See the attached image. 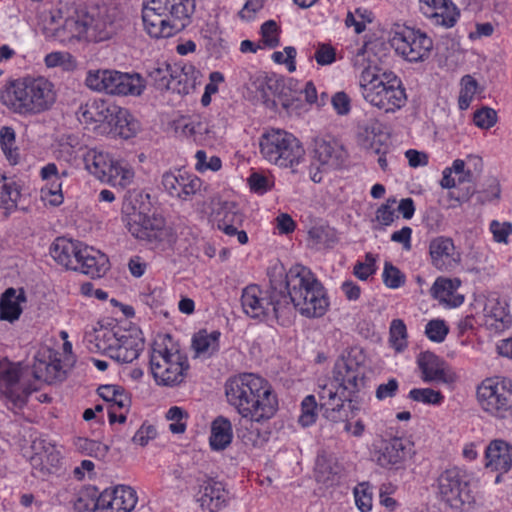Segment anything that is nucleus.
Instances as JSON below:
<instances>
[{
    "mask_svg": "<svg viewBox=\"0 0 512 512\" xmlns=\"http://www.w3.org/2000/svg\"><path fill=\"white\" fill-rule=\"evenodd\" d=\"M262 157L272 165L280 168H295L304 162L305 149L292 133L281 129L265 132L259 142Z\"/></svg>",
    "mask_w": 512,
    "mask_h": 512,
    "instance_id": "11",
    "label": "nucleus"
},
{
    "mask_svg": "<svg viewBox=\"0 0 512 512\" xmlns=\"http://www.w3.org/2000/svg\"><path fill=\"white\" fill-rule=\"evenodd\" d=\"M382 277L384 284L390 289H397L405 282V276L401 271L388 262L385 263Z\"/></svg>",
    "mask_w": 512,
    "mask_h": 512,
    "instance_id": "60",
    "label": "nucleus"
},
{
    "mask_svg": "<svg viewBox=\"0 0 512 512\" xmlns=\"http://www.w3.org/2000/svg\"><path fill=\"white\" fill-rule=\"evenodd\" d=\"M429 252L430 256H453L455 246L451 238L439 236L430 242Z\"/></svg>",
    "mask_w": 512,
    "mask_h": 512,
    "instance_id": "57",
    "label": "nucleus"
},
{
    "mask_svg": "<svg viewBox=\"0 0 512 512\" xmlns=\"http://www.w3.org/2000/svg\"><path fill=\"white\" fill-rule=\"evenodd\" d=\"M460 86L458 105L461 110H466L477 92L478 83L471 75H465L461 79Z\"/></svg>",
    "mask_w": 512,
    "mask_h": 512,
    "instance_id": "54",
    "label": "nucleus"
},
{
    "mask_svg": "<svg viewBox=\"0 0 512 512\" xmlns=\"http://www.w3.org/2000/svg\"><path fill=\"white\" fill-rule=\"evenodd\" d=\"M225 396L240 417L262 424L272 419L278 410V397L271 384L254 373H241L225 383Z\"/></svg>",
    "mask_w": 512,
    "mask_h": 512,
    "instance_id": "2",
    "label": "nucleus"
},
{
    "mask_svg": "<svg viewBox=\"0 0 512 512\" xmlns=\"http://www.w3.org/2000/svg\"><path fill=\"white\" fill-rule=\"evenodd\" d=\"M191 64L179 65L166 62L157 63L148 72V78L159 90H172L187 93L195 85L197 74Z\"/></svg>",
    "mask_w": 512,
    "mask_h": 512,
    "instance_id": "16",
    "label": "nucleus"
},
{
    "mask_svg": "<svg viewBox=\"0 0 512 512\" xmlns=\"http://www.w3.org/2000/svg\"><path fill=\"white\" fill-rule=\"evenodd\" d=\"M317 418V402L314 395L306 396L301 403L299 423L303 427L312 425Z\"/></svg>",
    "mask_w": 512,
    "mask_h": 512,
    "instance_id": "55",
    "label": "nucleus"
},
{
    "mask_svg": "<svg viewBox=\"0 0 512 512\" xmlns=\"http://www.w3.org/2000/svg\"><path fill=\"white\" fill-rule=\"evenodd\" d=\"M309 240L313 245L330 246L336 238V232L329 226L316 225L308 231Z\"/></svg>",
    "mask_w": 512,
    "mask_h": 512,
    "instance_id": "53",
    "label": "nucleus"
},
{
    "mask_svg": "<svg viewBox=\"0 0 512 512\" xmlns=\"http://www.w3.org/2000/svg\"><path fill=\"white\" fill-rule=\"evenodd\" d=\"M157 428L155 425L144 422L139 429L135 432L132 437V442L139 446H146L150 441L154 440L157 437Z\"/></svg>",
    "mask_w": 512,
    "mask_h": 512,
    "instance_id": "58",
    "label": "nucleus"
},
{
    "mask_svg": "<svg viewBox=\"0 0 512 512\" xmlns=\"http://www.w3.org/2000/svg\"><path fill=\"white\" fill-rule=\"evenodd\" d=\"M60 10L50 12L44 26L47 38L66 46L100 43L112 39L123 28V15L112 2H102L74 11L63 22Z\"/></svg>",
    "mask_w": 512,
    "mask_h": 512,
    "instance_id": "1",
    "label": "nucleus"
},
{
    "mask_svg": "<svg viewBox=\"0 0 512 512\" xmlns=\"http://www.w3.org/2000/svg\"><path fill=\"white\" fill-rule=\"evenodd\" d=\"M421 12L432 24L444 28L453 27L460 17V11L451 0H419Z\"/></svg>",
    "mask_w": 512,
    "mask_h": 512,
    "instance_id": "26",
    "label": "nucleus"
},
{
    "mask_svg": "<svg viewBox=\"0 0 512 512\" xmlns=\"http://www.w3.org/2000/svg\"><path fill=\"white\" fill-rule=\"evenodd\" d=\"M315 470L320 480H328L330 475L336 474L335 467L333 466V459L325 453L317 456Z\"/></svg>",
    "mask_w": 512,
    "mask_h": 512,
    "instance_id": "62",
    "label": "nucleus"
},
{
    "mask_svg": "<svg viewBox=\"0 0 512 512\" xmlns=\"http://www.w3.org/2000/svg\"><path fill=\"white\" fill-rule=\"evenodd\" d=\"M60 335L64 340L62 345L63 357H60L58 352L46 347L37 352L32 368L33 375L37 380L53 383L62 378L66 367L72 365L74 361L72 344L67 340V332L61 331Z\"/></svg>",
    "mask_w": 512,
    "mask_h": 512,
    "instance_id": "15",
    "label": "nucleus"
},
{
    "mask_svg": "<svg viewBox=\"0 0 512 512\" xmlns=\"http://www.w3.org/2000/svg\"><path fill=\"white\" fill-rule=\"evenodd\" d=\"M20 197L21 194L17 184L0 174V209L4 210L6 216L17 209Z\"/></svg>",
    "mask_w": 512,
    "mask_h": 512,
    "instance_id": "41",
    "label": "nucleus"
},
{
    "mask_svg": "<svg viewBox=\"0 0 512 512\" xmlns=\"http://www.w3.org/2000/svg\"><path fill=\"white\" fill-rule=\"evenodd\" d=\"M410 400L424 405L440 406L444 402V395L433 388H413L407 396Z\"/></svg>",
    "mask_w": 512,
    "mask_h": 512,
    "instance_id": "47",
    "label": "nucleus"
},
{
    "mask_svg": "<svg viewBox=\"0 0 512 512\" xmlns=\"http://www.w3.org/2000/svg\"><path fill=\"white\" fill-rule=\"evenodd\" d=\"M73 445L77 452L96 459H104L109 451L105 443L85 437L75 438Z\"/></svg>",
    "mask_w": 512,
    "mask_h": 512,
    "instance_id": "44",
    "label": "nucleus"
},
{
    "mask_svg": "<svg viewBox=\"0 0 512 512\" xmlns=\"http://www.w3.org/2000/svg\"><path fill=\"white\" fill-rule=\"evenodd\" d=\"M164 191L172 198L189 201L202 187L200 178L186 172H165L161 180Z\"/></svg>",
    "mask_w": 512,
    "mask_h": 512,
    "instance_id": "24",
    "label": "nucleus"
},
{
    "mask_svg": "<svg viewBox=\"0 0 512 512\" xmlns=\"http://www.w3.org/2000/svg\"><path fill=\"white\" fill-rule=\"evenodd\" d=\"M144 347L141 330L136 326H117L115 343L110 358L119 363H131L136 360Z\"/></svg>",
    "mask_w": 512,
    "mask_h": 512,
    "instance_id": "21",
    "label": "nucleus"
},
{
    "mask_svg": "<svg viewBox=\"0 0 512 512\" xmlns=\"http://www.w3.org/2000/svg\"><path fill=\"white\" fill-rule=\"evenodd\" d=\"M126 227L140 240H162L169 234L164 217L151 207L150 195L140 189L128 190L124 196Z\"/></svg>",
    "mask_w": 512,
    "mask_h": 512,
    "instance_id": "8",
    "label": "nucleus"
},
{
    "mask_svg": "<svg viewBox=\"0 0 512 512\" xmlns=\"http://www.w3.org/2000/svg\"><path fill=\"white\" fill-rule=\"evenodd\" d=\"M92 251V247L66 237L56 238L50 247V252L56 256H91Z\"/></svg>",
    "mask_w": 512,
    "mask_h": 512,
    "instance_id": "40",
    "label": "nucleus"
},
{
    "mask_svg": "<svg viewBox=\"0 0 512 512\" xmlns=\"http://www.w3.org/2000/svg\"><path fill=\"white\" fill-rule=\"evenodd\" d=\"M134 178V169L127 162L116 160L104 183L114 187L126 188L133 183Z\"/></svg>",
    "mask_w": 512,
    "mask_h": 512,
    "instance_id": "42",
    "label": "nucleus"
},
{
    "mask_svg": "<svg viewBox=\"0 0 512 512\" xmlns=\"http://www.w3.org/2000/svg\"><path fill=\"white\" fill-rule=\"evenodd\" d=\"M113 108L104 100H93L80 108L79 120L85 124L108 123Z\"/></svg>",
    "mask_w": 512,
    "mask_h": 512,
    "instance_id": "38",
    "label": "nucleus"
},
{
    "mask_svg": "<svg viewBox=\"0 0 512 512\" xmlns=\"http://www.w3.org/2000/svg\"><path fill=\"white\" fill-rule=\"evenodd\" d=\"M363 98L372 106L386 113L395 112L406 103L405 89L392 74L377 75L365 68L359 80Z\"/></svg>",
    "mask_w": 512,
    "mask_h": 512,
    "instance_id": "10",
    "label": "nucleus"
},
{
    "mask_svg": "<svg viewBox=\"0 0 512 512\" xmlns=\"http://www.w3.org/2000/svg\"><path fill=\"white\" fill-rule=\"evenodd\" d=\"M111 112L108 124L113 127L115 134L124 139H129L136 135L140 129L139 122L127 109L114 105Z\"/></svg>",
    "mask_w": 512,
    "mask_h": 512,
    "instance_id": "36",
    "label": "nucleus"
},
{
    "mask_svg": "<svg viewBox=\"0 0 512 512\" xmlns=\"http://www.w3.org/2000/svg\"><path fill=\"white\" fill-rule=\"evenodd\" d=\"M221 333L218 330L202 329L196 332L191 340L195 357L207 359L218 352Z\"/></svg>",
    "mask_w": 512,
    "mask_h": 512,
    "instance_id": "34",
    "label": "nucleus"
},
{
    "mask_svg": "<svg viewBox=\"0 0 512 512\" xmlns=\"http://www.w3.org/2000/svg\"><path fill=\"white\" fill-rule=\"evenodd\" d=\"M40 175L44 180H52V186L49 189V194L53 197L49 200L53 205H59L62 203L63 196L61 194V186L59 176V169L55 163H48L42 167Z\"/></svg>",
    "mask_w": 512,
    "mask_h": 512,
    "instance_id": "46",
    "label": "nucleus"
},
{
    "mask_svg": "<svg viewBox=\"0 0 512 512\" xmlns=\"http://www.w3.org/2000/svg\"><path fill=\"white\" fill-rule=\"evenodd\" d=\"M196 164L195 168L199 172H204L206 170L218 171L222 162L221 159L217 156H211L209 159L204 150H198L195 154Z\"/></svg>",
    "mask_w": 512,
    "mask_h": 512,
    "instance_id": "61",
    "label": "nucleus"
},
{
    "mask_svg": "<svg viewBox=\"0 0 512 512\" xmlns=\"http://www.w3.org/2000/svg\"><path fill=\"white\" fill-rule=\"evenodd\" d=\"M195 499L203 509L217 512L227 505L228 492L222 482L205 478L198 483Z\"/></svg>",
    "mask_w": 512,
    "mask_h": 512,
    "instance_id": "27",
    "label": "nucleus"
},
{
    "mask_svg": "<svg viewBox=\"0 0 512 512\" xmlns=\"http://www.w3.org/2000/svg\"><path fill=\"white\" fill-rule=\"evenodd\" d=\"M213 219L219 230L233 236L242 226L244 216L239 206L233 201H217L212 211Z\"/></svg>",
    "mask_w": 512,
    "mask_h": 512,
    "instance_id": "29",
    "label": "nucleus"
},
{
    "mask_svg": "<svg viewBox=\"0 0 512 512\" xmlns=\"http://www.w3.org/2000/svg\"><path fill=\"white\" fill-rule=\"evenodd\" d=\"M391 47L409 62H420L428 58L433 41L425 33L410 27L395 30L390 38Z\"/></svg>",
    "mask_w": 512,
    "mask_h": 512,
    "instance_id": "19",
    "label": "nucleus"
},
{
    "mask_svg": "<svg viewBox=\"0 0 512 512\" xmlns=\"http://www.w3.org/2000/svg\"><path fill=\"white\" fill-rule=\"evenodd\" d=\"M101 493L84 491L81 492L75 502V510L77 512H103Z\"/></svg>",
    "mask_w": 512,
    "mask_h": 512,
    "instance_id": "52",
    "label": "nucleus"
},
{
    "mask_svg": "<svg viewBox=\"0 0 512 512\" xmlns=\"http://www.w3.org/2000/svg\"><path fill=\"white\" fill-rule=\"evenodd\" d=\"M449 332V327L442 319L430 320L425 326V334L429 340L435 343H441L445 340Z\"/></svg>",
    "mask_w": 512,
    "mask_h": 512,
    "instance_id": "56",
    "label": "nucleus"
},
{
    "mask_svg": "<svg viewBox=\"0 0 512 512\" xmlns=\"http://www.w3.org/2000/svg\"><path fill=\"white\" fill-rule=\"evenodd\" d=\"M233 439L232 424L229 419L219 416L211 423L209 444L213 451L227 448Z\"/></svg>",
    "mask_w": 512,
    "mask_h": 512,
    "instance_id": "37",
    "label": "nucleus"
},
{
    "mask_svg": "<svg viewBox=\"0 0 512 512\" xmlns=\"http://www.w3.org/2000/svg\"><path fill=\"white\" fill-rule=\"evenodd\" d=\"M29 461L33 469L43 474L58 471L63 463L62 446L44 438H36L31 443Z\"/></svg>",
    "mask_w": 512,
    "mask_h": 512,
    "instance_id": "22",
    "label": "nucleus"
},
{
    "mask_svg": "<svg viewBox=\"0 0 512 512\" xmlns=\"http://www.w3.org/2000/svg\"><path fill=\"white\" fill-rule=\"evenodd\" d=\"M247 182L252 192L263 195L274 187L275 179L269 173L253 171L248 177Z\"/></svg>",
    "mask_w": 512,
    "mask_h": 512,
    "instance_id": "51",
    "label": "nucleus"
},
{
    "mask_svg": "<svg viewBox=\"0 0 512 512\" xmlns=\"http://www.w3.org/2000/svg\"><path fill=\"white\" fill-rule=\"evenodd\" d=\"M85 168L101 182H104L116 160L107 152L89 149L83 155Z\"/></svg>",
    "mask_w": 512,
    "mask_h": 512,
    "instance_id": "35",
    "label": "nucleus"
},
{
    "mask_svg": "<svg viewBox=\"0 0 512 512\" xmlns=\"http://www.w3.org/2000/svg\"><path fill=\"white\" fill-rule=\"evenodd\" d=\"M414 455V445L411 441L393 437L374 445L372 459L379 467L389 472H398L406 469Z\"/></svg>",
    "mask_w": 512,
    "mask_h": 512,
    "instance_id": "17",
    "label": "nucleus"
},
{
    "mask_svg": "<svg viewBox=\"0 0 512 512\" xmlns=\"http://www.w3.org/2000/svg\"><path fill=\"white\" fill-rule=\"evenodd\" d=\"M54 84L45 77H24L7 83L0 90V102L20 116L46 112L55 104Z\"/></svg>",
    "mask_w": 512,
    "mask_h": 512,
    "instance_id": "5",
    "label": "nucleus"
},
{
    "mask_svg": "<svg viewBox=\"0 0 512 512\" xmlns=\"http://www.w3.org/2000/svg\"><path fill=\"white\" fill-rule=\"evenodd\" d=\"M389 343L396 352H402L407 348V328L401 319H394L391 322Z\"/></svg>",
    "mask_w": 512,
    "mask_h": 512,
    "instance_id": "50",
    "label": "nucleus"
},
{
    "mask_svg": "<svg viewBox=\"0 0 512 512\" xmlns=\"http://www.w3.org/2000/svg\"><path fill=\"white\" fill-rule=\"evenodd\" d=\"M354 503L360 512H371L373 508V487L369 482L358 483L353 488Z\"/></svg>",
    "mask_w": 512,
    "mask_h": 512,
    "instance_id": "48",
    "label": "nucleus"
},
{
    "mask_svg": "<svg viewBox=\"0 0 512 512\" xmlns=\"http://www.w3.org/2000/svg\"><path fill=\"white\" fill-rule=\"evenodd\" d=\"M284 291L291 305L307 318L326 314L330 302L326 289L307 267L297 264L284 274Z\"/></svg>",
    "mask_w": 512,
    "mask_h": 512,
    "instance_id": "6",
    "label": "nucleus"
},
{
    "mask_svg": "<svg viewBox=\"0 0 512 512\" xmlns=\"http://www.w3.org/2000/svg\"><path fill=\"white\" fill-rule=\"evenodd\" d=\"M481 409L497 419H512V380L491 377L483 380L476 390Z\"/></svg>",
    "mask_w": 512,
    "mask_h": 512,
    "instance_id": "13",
    "label": "nucleus"
},
{
    "mask_svg": "<svg viewBox=\"0 0 512 512\" xmlns=\"http://www.w3.org/2000/svg\"><path fill=\"white\" fill-rule=\"evenodd\" d=\"M117 327L109 328L96 325L86 331L84 344L92 353H103L110 357V351L115 343Z\"/></svg>",
    "mask_w": 512,
    "mask_h": 512,
    "instance_id": "31",
    "label": "nucleus"
},
{
    "mask_svg": "<svg viewBox=\"0 0 512 512\" xmlns=\"http://www.w3.org/2000/svg\"><path fill=\"white\" fill-rule=\"evenodd\" d=\"M149 365L155 383L163 387L178 386L189 368L186 355L167 334L155 338L150 350Z\"/></svg>",
    "mask_w": 512,
    "mask_h": 512,
    "instance_id": "9",
    "label": "nucleus"
},
{
    "mask_svg": "<svg viewBox=\"0 0 512 512\" xmlns=\"http://www.w3.org/2000/svg\"><path fill=\"white\" fill-rule=\"evenodd\" d=\"M490 231L496 242L507 243L508 237L512 234V224L510 222L493 220L490 223Z\"/></svg>",
    "mask_w": 512,
    "mask_h": 512,
    "instance_id": "64",
    "label": "nucleus"
},
{
    "mask_svg": "<svg viewBox=\"0 0 512 512\" xmlns=\"http://www.w3.org/2000/svg\"><path fill=\"white\" fill-rule=\"evenodd\" d=\"M76 262L73 266L75 272L90 276L91 278L103 277L110 268L109 258H56Z\"/></svg>",
    "mask_w": 512,
    "mask_h": 512,
    "instance_id": "39",
    "label": "nucleus"
},
{
    "mask_svg": "<svg viewBox=\"0 0 512 512\" xmlns=\"http://www.w3.org/2000/svg\"><path fill=\"white\" fill-rule=\"evenodd\" d=\"M348 157L347 151L341 143L332 138H316L314 141L313 159L310 167V179L314 183H320L323 179L322 173L342 167Z\"/></svg>",
    "mask_w": 512,
    "mask_h": 512,
    "instance_id": "20",
    "label": "nucleus"
},
{
    "mask_svg": "<svg viewBox=\"0 0 512 512\" xmlns=\"http://www.w3.org/2000/svg\"><path fill=\"white\" fill-rule=\"evenodd\" d=\"M26 385L18 364L0 361V396L9 409L22 408L32 390Z\"/></svg>",
    "mask_w": 512,
    "mask_h": 512,
    "instance_id": "18",
    "label": "nucleus"
},
{
    "mask_svg": "<svg viewBox=\"0 0 512 512\" xmlns=\"http://www.w3.org/2000/svg\"><path fill=\"white\" fill-rule=\"evenodd\" d=\"M359 357L361 355L353 352L340 357L334 364L332 379L318 384L320 408L324 417L332 422L344 419V403L351 402L363 385L364 369Z\"/></svg>",
    "mask_w": 512,
    "mask_h": 512,
    "instance_id": "3",
    "label": "nucleus"
},
{
    "mask_svg": "<svg viewBox=\"0 0 512 512\" xmlns=\"http://www.w3.org/2000/svg\"><path fill=\"white\" fill-rule=\"evenodd\" d=\"M98 395L106 402L111 403L110 408L127 410L130 407L131 399L128 393L120 386L107 384L98 388Z\"/></svg>",
    "mask_w": 512,
    "mask_h": 512,
    "instance_id": "43",
    "label": "nucleus"
},
{
    "mask_svg": "<svg viewBox=\"0 0 512 512\" xmlns=\"http://www.w3.org/2000/svg\"><path fill=\"white\" fill-rule=\"evenodd\" d=\"M438 499L457 512H469L475 505L467 473L452 467L442 471L433 484Z\"/></svg>",
    "mask_w": 512,
    "mask_h": 512,
    "instance_id": "12",
    "label": "nucleus"
},
{
    "mask_svg": "<svg viewBox=\"0 0 512 512\" xmlns=\"http://www.w3.org/2000/svg\"><path fill=\"white\" fill-rule=\"evenodd\" d=\"M460 285L461 281L457 278H438L432 287V294L445 307L457 308L464 302V295L457 291Z\"/></svg>",
    "mask_w": 512,
    "mask_h": 512,
    "instance_id": "32",
    "label": "nucleus"
},
{
    "mask_svg": "<svg viewBox=\"0 0 512 512\" xmlns=\"http://www.w3.org/2000/svg\"><path fill=\"white\" fill-rule=\"evenodd\" d=\"M85 83L91 90L123 96H139L145 88V81L138 73L130 74L107 69L89 70Z\"/></svg>",
    "mask_w": 512,
    "mask_h": 512,
    "instance_id": "14",
    "label": "nucleus"
},
{
    "mask_svg": "<svg viewBox=\"0 0 512 512\" xmlns=\"http://www.w3.org/2000/svg\"><path fill=\"white\" fill-rule=\"evenodd\" d=\"M474 124L481 129H489L497 122V113L489 107H482L475 111L473 117Z\"/></svg>",
    "mask_w": 512,
    "mask_h": 512,
    "instance_id": "59",
    "label": "nucleus"
},
{
    "mask_svg": "<svg viewBox=\"0 0 512 512\" xmlns=\"http://www.w3.org/2000/svg\"><path fill=\"white\" fill-rule=\"evenodd\" d=\"M16 136L13 128L4 126L0 130V145L7 159L16 164L19 160V152L16 147Z\"/></svg>",
    "mask_w": 512,
    "mask_h": 512,
    "instance_id": "49",
    "label": "nucleus"
},
{
    "mask_svg": "<svg viewBox=\"0 0 512 512\" xmlns=\"http://www.w3.org/2000/svg\"><path fill=\"white\" fill-rule=\"evenodd\" d=\"M475 302L483 306V323L488 330L500 333L509 328L512 318L496 298L486 299L484 296H479Z\"/></svg>",
    "mask_w": 512,
    "mask_h": 512,
    "instance_id": "28",
    "label": "nucleus"
},
{
    "mask_svg": "<svg viewBox=\"0 0 512 512\" xmlns=\"http://www.w3.org/2000/svg\"><path fill=\"white\" fill-rule=\"evenodd\" d=\"M103 512H131L137 502V492L130 486L117 485L101 492Z\"/></svg>",
    "mask_w": 512,
    "mask_h": 512,
    "instance_id": "25",
    "label": "nucleus"
},
{
    "mask_svg": "<svg viewBox=\"0 0 512 512\" xmlns=\"http://www.w3.org/2000/svg\"><path fill=\"white\" fill-rule=\"evenodd\" d=\"M26 302V295L23 288H8L0 298V319L14 322L22 314V305Z\"/></svg>",
    "mask_w": 512,
    "mask_h": 512,
    "instance_id": "33",
    "label": "nucleus"
},
{
    "mask_svg": "<svg viewBox=\"0 0 512 512\" xmlns=\"http://www.w3.org/2000/svg\"><path fill=\"white\" fill-rule=\"evenodd\" d=\"M164 418L169 423L168 428L172 434L185 433L189 420V413L185 408L176 405L171 406L165 412Z\"/></svg>",
    "mask_w": 512,
    "mask_h": 512,
    "instance_id": "45",
    "label": "nucleus"
},
{
    "mask_svg": "<svg viewBox=\"0 0 512 512\" xmlns=\"http://www.w3.org/2000/svg\"><path fill=\"white\" fill-rule=\"evenodd\" d=\"M284 266L276 262L269 269L270 289L264 290L256 284L243 289L241 304L244 313L265 322L285 324L291 318V305L284 291Z\"/></svg>",
    "mask_w": 512,
    "mask_h": 512,
    "instance_id": "4",
    "label": "nucleus"
},
{
    "mask_svg": "<svg viewBox=\"0 0 512 512\" xmlns=\"http://www.w3.org/2000/svg\"><path fill=\"white\" fill-rule=\"evenodd\" d=\"M262 40L265 45L274 48L279 44L278 26L275 21L268 20L261 26Z\"/></svg>",
    "mask_w": 512,
    "mask_h": 512,
    "instance_id": "63",
    "label": "nucleus"
},
{
    "mask_svg": "<svg viewBox=\"0 0 512 512\" xmlns=\"http://www.w3.org/2000/svg\"><path fill=\"white\" fill-rule=\"evenodd\" d=\"M421 379L425 383L452 385L458 376L451 366L436 354L425 351L417 357Z\"/></svg>",
    "mask_w": 512,
    "mask_h": 512,
    "instance_id": "23",
    "label": "nucleus"
},
{
    "mask_svg": "<svg viewBox=\"0 0 512 512\" xmlns=\"http://www.w3.org/2000/svg\"><path fill=\"white\" fill-rule=\"evenodd\" d=\"M484 460L487 469L507 473L512 469V445L502 439L490 441L485 449Z\"/></svg>",
    "mask_w": 512,
    "mask_h": 512,
    "instance_id": "30",
    "label": "nucleus"
},
{
    "mask_svg": "<svg viewBox=\"0 0 512 512\" xmlns=\"http://www.w3.org/2000/svg\"><path fill=\"white\" fill-rule=\"evenodd\" d=\"M194 10V0H145L144 29L152 38L173 37L190 24Z\"/></svg>",
    "mask_w": 512,
    "mask_h": 512,
    "instance_id": "7",
    "label": "nucleus"
}]
</instances>
